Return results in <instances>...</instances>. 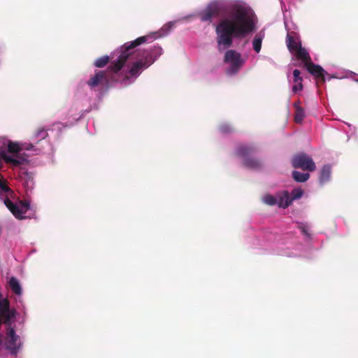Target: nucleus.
Segmentation results:
<instances>
[{"mask_svg":"<svg viewBox=\"0 0 358 358\" xmlns=\"http://www.w3.org/2000/svg\"><path fill=\"white\" fill-rule=\"evenodd\" d=\"M222 15L215 27L219 51L230 48L234 38H243L256 30L257 17L250 7L243 3L225 6L211 2L199 13L200 20L208 22Z\"/></svg>","mask_w":358,"mask_h":358,"instance_id":"1","label":"nucleus"},{"mask_svg":"<svg viewBox=\"0 0 358 358\" xmlns=\"http://www.w3.org/2000/svg\"><path fill=\"white\" fill-rule=\"evenodd\" d=\"M152 38L150 36H143L137 38L131 42L125 43L119 49L116 50L114 55H118V59L111 62L107 71H98L91 76L87 84L91 89H103L108 86L109 79L111 73H117L124 66L127 59L134 53V49L137 46L147 42L148 39Z\"/></svg>","mask_w":358,"mask_h":358,"instance_id":"2","label":"nucleus"},{"mask_svg":"<svg viewBox=\"0 0 358 358\" xmlns=\"http://www.w3.org/2000/svg\"><path fill=\"white\" fill-rule=\"evenodd\" d=\"M15 311L10 308V301L7 298H2L0 292V325L3 323L7 326L5 336V348L12 355H17L22 348L20 337L16 334L15 330L12 327L15 322Z\"/></svg>","mask_w":358,"mask_h":358,"instance_id":"3","label":"nucleus"},{"mask_svg":"<svg viewBox=\"0 0 358 358\" xmlns=\"http://www.w3.org/2000/svg\"><path fill=\"white\" fill-rule=\"evenodd\" d=\"M257 151V148L253 145H241L238 147L236 152L243 158V164L245 167L257 170L262 167V162L257 158L252 157Z\"/></svg>","mask_w":358,"mask_h":358,"instance_id":"4","label":"nucleus"},{"mask_svg":"<svg viewBox=\"0 0 358 358\" xmlns=\"http://www.w3.org/2000/svg\"><path fill=\"white\" fill-rule=\"evenodd\" d=\"M139 58L135 62H133L125 73H120L119 77L121 78V83L127 85L129 84V80L131 78H136L142 73V71L149 67L152 64V60L150 62H147L146 60L141 55H138Z\"/></svg>","mask_w":358,"mask_h":358,"instance_id":"5","label":"nucleus"},{"mask_svg":"<svg viewBox=\"0 0 358 358\" xmlns=\"http://www.w3.org/2000/svg\"><path fill=\"white\" fill-rule=\"evenodd\" d=\"M224 61L230 64L227 70L230 74L237 73L245 63L241 53L234 50H229L225 52Z\"/></svg>","mask_w":358,"mask_h":358,"instance_id":"6","label":"nucleus"},{"mask_svg":"<svg viewBox=\"0 0 358 358\" xmlns=\"http://www.w3.org/2000/svg\"><path fill=\"white\" fill-rule=\"evenodd\" d=\"M292 165L294 169H301L303 171H313L316 169L313 159L304 152L294 155L292 159Z\"/></svg>","mask_w":358,"mask_h":358,"instance_id":"7","label":"nucleus"},{"mask_svg":"<svg viewBox=\"0 0 358 358\" xmlns=\"http://www.w3.org/2000/svg\"><path fill=\"white\" fill-rule=\"evenodd\" d=\"M4 203L13 215L17 219H23V214L26 213L30 208L27 201H20L19 204L14 203L8 197L4 199Z\"/></svg>","mask_w":358,"mask_h":358,"instance_id":"8","label":"nucleus"},{"mask_svg":"<svg viewBox=\"0 0 358 358\" xmlns=\"http://www.w3.org/2000/svg\"><path fill=\"white\" fill-rule=\"evenodd\" d=\"M305 67L309 73L313 76L315 79L318 80L317 83L320 82L321 83H325L324 76L327 74V72L322 69L321 66L310 62L307 64H305Z\"/></svg>","mask_w":358,"mask_h":358,"instance_id":"9","label":"nucleus"},{"mask_svg":"<svg viewBox=\"0 0 358 358\" xmlns=\"http://www.w3.org/2000/svg\"><path fill=\"white\" fill-rule=\"evenodd\" d=\"M2 159H3L7 164H10L13 166L17 167L18 166L22 165L27 162V159L25 157L22 156H17V158H13L6 154L4 152H1L0 153V169L2 167Z\"/></svg>","mask_w":358,"mask_h":358,"instance_id":"10","label":"nucleus"},{"mask_svg":"<svg viewBox=\"0 0 358 358\" xmlns=\"http://www.w3.org/2000/svg\"><path fill=\"white\" fill-rule=\"evenodd\" d=\"M162 54V49L159 46H154L149 51L143 50L139 52L138 55H141L147 62L152 60V64Z\"/></svg>","mask_w":358,"mask_h":358,"instance_id":"11","label":"nucleus"},{"mask_svg":"<svg viewBox=\"0 0 358 358\" xmlns=\"http://www.w3.org/2000/svg\"><path fill=\"white\" fill-rule=\"evenodd\" d=\"M295 34L288 33L286 37V43L288 50L294 53L297 49H299L301 46V42L299 41L298 38L294 36Z\"/></svg>","mask_w":358,"mask_h":358,"instance_id":"12","label":"nucleus"},{"mask_svg":"<svg viewBox=\"0 0 358 358\" xmlns=\"http://www.w3.org/2000/svg\"><path fill=\"white\" fill-rule=\"evenodd\" d=\"M294 85L292 87V91L297 92L303 90V78L301 76V71L299 69H294L293 71Z\"/></svg>","mask_w":358,"mask_h":358,"instance_id":"13","label":"nucleus"},{"mask_svg":"<svg viewBox=\"0 0 358 358\" xmlns=\"http://www.w3.org/2000/svg\"><path fill=\"white\" fill-rule=\"evenodd\" d=\"M294 53L298 59H300L304 62V64L311 62V58L310 57L309 53L308 52L306 48L301 46L299 49H297Z\"/></svg>","mask_w":358,"mask_h":358,"instance_id":"14","label":"nucleus"},{"mask_svg":"<svg viewBox=\"0 0 358 358\" xmlns=\"http://www.w3.org/2000/svg\"><path fill=\"white\" fill-rule=\"evenodd\" d=\"M331 173V169L329 165H324L320 171V182L321 185H324L330 180Z\"/></svg>","mask_w":358,"mask_h":358,"instance_id":"15","label":"nucleus"},{"mask_svg":"<svg viewBox=\"0 0 358 358\" xmlns=\"http://www.w3.org/2000/svg\"><path fill=\"white\" fill-rule=\"evenodd\" d=\"M115 52V51L113 52L111 57L105 55L96 59L94 62V66L98 68H103L105 66H106L108 64L110 58L113 59L115 56H117L118 57V55L117 53L114 55Z\"/></svg>","mask_w":358,"mask_h":358,"instance_id":"16","label":"nucleus"},{"mask_svg":"<svg viewBox=\"0 0 358 358\" xmlns=\"http://www.w3.org/2000/svg\"><path fill=\"white\" fill-rule=\"evenodd\" d=\"M9 287L13 293L17 295H21L22 289L18 280L15 277H11L8 282Z\"/></svg>","mask_w":358,"mask_h":358,"instance_id":"17","label":"nucleus"},{"mask_svg":"<svg viewBox=\"0 0 358 358\" xmlns=\"http://www.w3.org/2000/svg\"><path fill=\"white\" fill-rule=\"evenodd\" d=\"M264 36V34L262 33V31L258 33V34H257L255 36V38H254L253 41H252V47H253L254 50L257 53H259L260 52V50H261L262 43Z\"/></svg>","mask_w":358,"mask_h":358,"instance_id":"18","label":"nucleus"},{"mask_svg":"<svg viewBox=\"0 0 358 358\" xmlns=\"http://www.w3.org/2000/svg\"><path fill=\"white\" fill-rule=\"evenodd\" d=\"M20 150H21V148L17 143H15V142H9L8 143V152L14 155V157H13V158H17V155L22 156L23 157H24V155L19 154Z\"/></svg>","mask_w":358,"mask_h":358,"instance_id":"19","label":"nucleus"},{"mask_svg":"<svg viewBox=\"0 0 358 358\" xmlns=\"http://www.w3.org/2000/svg\"><path fill=\"white\" fill-rule=\"evenodd\" d=\"M292 199H290V196L287 192H286L283 196H280L278 201L277 200V204L278 206L284 208H287L292 203Z\"/></svg>","mask_w":358,"mask_h":358,"instance_id":"20","label":"nucleus"},{"mask_svg":"<svg viewBox=\"0 0 358 358\" xmlns=\"http://www.w3.org/2000/svg\"><path fill=\"white\" fill-rule=\"evenodd\" d=\"M293 178L299 182H306L310 177V174L308 173H301L298 171H294L292 172Z\"/></svg>","mask_w":358,"mask_h":358,"instance_id":"21","label":"nucleus"},{"mask_svg":"<svg viewBox=\"0 0 358 358\" xmlns=\"http://www.w3.org/2000/svg\"><path fill=\"white\" fill-rule=\"evenodd\" d=\"M48 134L47 129L44 127H40L37 129L34 134V138L41 141L45 139L48 136Z\"/></svg>","mask_w":358,"mask_h":358,"instance_id":"22","label":"nucleus"},{"mask_svg":"<svg viewBox=\"0 0 358 358\" xmlns=\"http://www.w3.org/2000/svg\"><path fill=\"white\" fill-rule=\"evenodd\" d=\"M305 117V113L303 108H299L297 110H295L294 114V121L296 123H301Z\"/></svg>","mask_w":358,"mask_h":358,"instance_id":"23","label":"nucleus"},{"mask_svg":"<svg viewBox=\"0 0 358 358\" xmlns=\"http://www.w3.org/2000/svg\"><path fill=\"white\" fill-rule=\"evenodd\" d=\"M263 201L265 203L269 206H274L277 204V199L271 194H266L264 196Z\"/></svg>","mask_w":358,"mask_h":358,"instance_id":"24","label":"nucleus"},{"mask_svg":"<svg viewBox=\"0 0 358 358\" xmlns=\"http://www.w3.org/2000/svg\"><path fill=\"white\" fill-rule=\"evenodd\" d=\"M303 194V191L302 189L299 188L294 189L291 192L290 199H292L293 201L294 199H299L302 196Z\"/></svg>","mask_w":358,"mask_h":358,"instance_id":"25","label":"nucleus"},{"mask_svg":"<svg viewBox=\"0 0 358 358\" xmlns=\"http://www.w3.org/2000/svg\"><path fill=\"white\" fill-rule=\"evenodd\" d=\"M0 189L2 192L4 193H13L12 190L10 187L6 185V183L0 180Z\"/></svg>","mask_w":358,"mask_h":358,"instance_id":"26","label":"nucleus"},{"mask_svg":"<svg viewBox=\"0 0 358 358\" xmlns=\"http://www.w3.org/2000/svg\"><path fill=\"white\" fill-rule=\"evenodd\" d=\"M221 130L224 133H229L231 131V129L229 126H222Z\"/></svg>","mask_w":358,"mask_h":358,"instance_id":"27","label":"nucleus"},{"mask_svg":"<svg viewBox=\"0 0 358 358\" xmlns=\"http://www.w3.org/2000/svg\"><path fill=\"white\" fill-rule=\"evenodd\" d=\"M300 229L301 230L302 233L305 235H308V230L306 229V227L301 226L300 227Z\"/></svg>","mask_w":358,"mask_h":358,"instance_id":"28","label":"nucleus"},{"mask_svg":"<svg viewBox=\"0 0 358 358\" xmlns=\"http://www.w3.org/2000/svg\"><path fill=\"white\" fill-rule=\"evenodd\" d=\"M300 104H301V103L299 101L294 102V107L295 108V110H297V108H301Z\"/></svg>","mask_w":358,"mask_h":358,"instance_id":"29","label":"nucleus"},{"mask_svg":"<svg viewBox=\"0 0 358 358\" xmlns=\"http://www.w3.org/2000/svg\"><path fill=\"white\" fill-rule=\"evenodd\" d=\"M357 81H358V80H357Z\"/></svg>","mask_w":358,"mask_h":358,"instance_id":"30","label":"nucleus"}]
</instances>
